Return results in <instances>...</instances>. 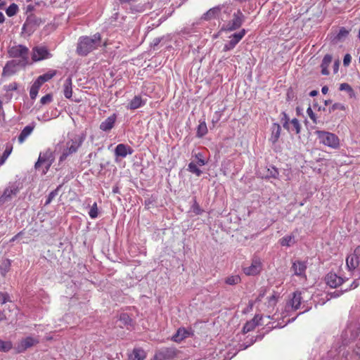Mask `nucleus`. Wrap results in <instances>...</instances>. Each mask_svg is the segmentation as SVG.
Listing matches in <instances>:
<instances>
[{"mask_svg": "<svg viewBox=\"0 0 360 360\" xmlns=\"http://www.w3.org/2000/svg\"><path fill=\"white\" fill-rule=\"evenodd\" d=\"M101 44V35L95 34L92 38L89 37H82L79 38L77 53L78 55L85 56L94 49H96Z\"/></svg>", "mask_w": 360, "mask_h": 360, "instance_id": "1", "label": "nucleus"}, {"mask_svg": "<svg viewBox=\"0 0 360 360\" xmlns=\"http://www.w3.org/2000/svg\"><path fill=\"white\" fill-rule=\"evenodd\" d=\"M55 156L53 152L51 149H47L40 153L38 160L34 165L37 172L41 175L46 174L53 163Z\"/></svg>", "mask_w": 360, "mask_h": 360, "instance_id": "2", "label": "nucleus"}, {"mask_svg": "<svg viewBox=\"0 0 360 360\" xmlns=\"http://www.w3.org/2000/svg\"><path fill=\"white\" fill-rule=\"evenodd\" d=\"M315 134L320 143L333 149H338L340 147V139L336 134L321 130H317Z\"/></svg>", "mask_w": 360, "mask_h": 360, "instance_id": "3", "label": "nucleus"}, {"mask_svg": "<svg viewBox=\"0 0 360 360\" xmlns=\"http://www.w3.org/2000/svg\"><path fill=\"white\" fill-rule=\"evenodd\" d=\"M8 53L11 58H20V63L23 65L28 63L29 49L21 44L10 47Z\"/></svg>", "mask_w": 360, "mask_h": 360, "instance_id": "4", "label": "nucleus"}, {"mask_svg": "<svg viewBox=\"0 0 360 360\" xmlns=\"http://www.w3.org/2000/svg\"><path fill=\"white\" fill-rule=\"evenodd\" d=\"M52 57V54L45 46H37L32 49V59L34 62L40 61Z\"/></svg>", "mask_w": 360, "mask_h": 360, "instance_id": "5", "label": "nucleus"}, {"mask_svg": "<svg viewBox=\"0 0 360 360\" xmlns=\"http://www.w3.org/2000/svg\"><path fill=\"white\" fill-rule=\"evenodd\" d=\"M82 144V141H74V140H71V141H69L67 143V147L65 149H64L62 155H60V160L59 161L60 162H62L65 160H66V158L72 155V153H75L77 151L78 148L80 147Z\"/></svg>", "mask_w": 360, "mask_h": 360, "instance_id": "6", "label": "nucleus"}, {"mask_svg": "<svg viewBox=\"0 0 360 360\" xmlns=\"http://www.w3.org/2000/svg\"><path fill=\"white\" fill-rule=\"evenodd\" d=\"M244 20V15L243 13L238 10L237 12L234 13L233 19L230 20L226 25L227 30H235L239 28Z\"/></svg>", "mask_w": 360, "mask_h": 360, "instance_id": "7", "label": "nucleus"}, {"mask_svg": "<svg viewBox=\"0 0 360 360\" xmlns=\"http://www.w3.org/2000/svg\"><path fill=\"white\" fill-rule=\"evenodd\" d=\"M346 262L349 270L355 269L360 264V245L354 250L353 255L347 257Z\"/></svg>", "mask_w": 360, "mask_h": 360, "instance_id": "8", "label": "nucleus"}, {"mask_svg": "<svg viewBox=\"0 0 360 360\" xmlns=\"http://www.w3.org/2000/svg\"><path fill=\"white\" fill-rule=\"evenodd\" d=\"M262 269V263L258 257L253 258L252 264L248 267L243 268L244 273L248 276H255L258 274Z\"/></svg>", "mask_w": 360, "mask_h": 360, "instance_id": "9", "label": "nucleus"}, {"mask_svg": "<svg viewBox=\"0 0 360 360\" xmlns=\"http://www.w3.org/2000/svg\"><path fill=\"white\" fill-rule=\"evenodd\" d=\"M245 34V30L243 29L238 33H235L230 37V41L228 44H225L223 51H228L233 49L236 45L243 39Z\"/></svg>", "mask_w": 360, "mask_h": 360, "instance_id": "10", "label": "nucleus"}, {"mask_svg": "<svg viewBox=\"0 0 360 360\" xmlns=\"http://www.w3.org/2000/svg\"><path fill=\"white\" fill-rule=\"evenodd\" d=\"M133 152V149L129 146L124 143L118 144L115 148V155L116 158H124L127 155H131Z\"/></svg>", "mask_w": 360, "mask_h": 360, "instance_id": "11", "label": "nucleus"}, {"mask_svg": "<svg viewBox=\"0 0 360 360\" xmlns=\"http://www.w3.org/2000/svg\"><path fill=\"white\" fill-rule=\"evenodd\" d=\"M18 192V188L13 186L6 188L0 197V206L3 205L6 202L10 201L12 199V197L15 195Z\"/></svg>", "mask_w": 360, "mask_h": 360, "instance_id": "12", "label": "nucleus"}, {"mask_svg": "<svg viewBox=\"0 0 360 360\" xmlns=\"http://www.w3.org/2000/svg\"><path fill=\"white\" fill-rule=\"evenodd\" d=\"M326 283L331 288L340 286L344 281L342 277L338 276L334 273H329L325 278Z\"/></svg>", "mask_w": 360, "mask_h": 360, "instance_id": "13", "label": "nucleus"}, {"mask_svg": "<svg viewBox=\"0 0 360 360\" xmlns=\"http://www.w3.org/2000/svg\"><path fill=\"white\" fill-rule=\"evenodd\" d=\"M116 121V115L113 114L108 117L100 124V129L103 131H108L112 129Z\"/></svg>", "mask_w": 360, "mask_h": 360, "instance_id": "14", "label": "nucleus"}, {"mask_svg": "<svg viewBox=\"0 0 360 360\" xmlns=\"http://www.w3.org/2000/svg\"><path fill=\"white\" fill-rule=\"evenodd\" d=\"M271 136L269 137V141H271L273 144L276 143L281 136V127L277 123H274L271 128Z\"/></svg>", "mask_w": 360, "mask_h": 360, "instance_id": "15", "label": "nucleus"}, {"mask_svg": "<svg viewBox=\"0 0 360 360\" xmlns=\"http://www.w3.org/2000/svg\"><path fill=\"white\" fill-rule=\"evenodd\" d=\"M307 269V266L305 264L300 261H295L293 262L292 266V269L294 271V274L297 276H302L306 277L304 272Z\"/></svg>", "mask_w": 360, "mask_h": 360, "instance_id": "16", "label": "nucleus"}, {"mask_svg": "<svg viewBox=\"0 0 360 360\" xmlns=\"http://www.w3.org/2000/svg\"><path fill=\"white\" fill-rule=\"evenodd\" d=\"M146 104L141 96H135L128 103L127 108L130 110H136Z\"/></svg>", "mask_w": 360, "mask_h": 360, "instance_id": "17", "label": "nucleus"}, {"mask_svg": "<svg viewBox=\"0 0 360 360\" xmlns=\"http://www.w3.org/2000/svg\"><path fill=\"white\" fill-rule=\"evenodd\" d=\"M278 176V169L273 166L265 167L262 178L264 179H276Z\"/></svg>", "mask_w": 360, "mask_h": 360, "instance_id": "18", "label": "nucleus"}, {"mask_svg": "<svg viewBox=\"0 0 360 360\" xmlns=\"http://www.w3.org/2000/svg\"><path fill=\"white\" fill-rule=\"evenodd\" d=\"M63 94L66 98H71L72 96V81L69 77L63 84Z\"/></svg>", "mask_w": 360, "mask_h": 360, "instance_id": "19", "label": "nucleus"}, {"mask_svg": "<svg viewBox=\"0 0 360 360\" xmlns=\"http://www.w3.org/2000/svg\"><path fill=\"white\" fill-rule=\"evenodd\" d=\"M331 62H332V56L330 54L325 55V56L323 57V58L322 60V63L321 65L322 75H329V71H328V68L330 64L331 63Z\"/></svg>", "mask_w": 360, "mask_h": 360, "instance_id": "20", "label": "nucleus"}, {"mask_svg": "<svg viewBox=\"0 0 360 360\" xmlns=\"http://www.w3.org/2000/svg\"><path fill=\"white\" fill-rule=\"evenodd\" d=\"M302 302V296L300 292H295L292 294V297L290 300V304L292 307L296 310L299 309Z\"/></svg>", "mask_w": 360, "mask_h": 360, "instance_id": "21", "label": "nucleus"}, {"mask_svg": "<svg viewBox=\"0 0 360 360\" xmlns=\"http://www.w3.org/2000/svg\"><path fill=\"white\" fill-rule=\"evenodd\" d=\"M220 13L219 7H214L207 11L203 15V19L205 20H210L211 19L216 18Z\"/></svg>", "mask_w": 360, "mask_h": 360, "instance_id": "22", "label": "nucleus"}, {"mask_svg": "<svg viewBox=\"0 0 360 360\" xmlns=\"http://www.w3.org/2000/svg\"><path fill=\"white\" fill-rule=\"evenodd\" d=\"M34 129V127L32 126H26L20 132L18 136V142L20 143H22L28 137L32 132Z\"/></svg>", "mask_w": 360, "mask_h": 360, "instance_id": "23", "label": "nucleus"}, {"mask_svg": "<svg viewBox=\"0 0 360 360\" xmlns=\"http://www.w3.org/2000/svg\"><path fill=\"white\" fill-rule=\"evenodd\" d=\"M189 335V331L182 328L177 330L176 333L173 336L172 340L175 342H180Z\"/></svg>", "mask_w": 360, "mask_h": 360, "instance_id": "24", "label": "nucleus"}, {"mask_svg": "<svg viewBox=\"0 0 360 360\" xmlns=\"http://www.w3.org/2000/svg\"><path fill=\"white\" fill-rule=\"evenodd\" d=\"M56 74V70L49 71L42 75H40L37 77L36 81L41 85H42L44 82L49 81Z\"/></svg>", "mask_w": 360, "mask_h": 360, "instance_id": "25", "label": "nucleus"}, {"mask_svg": "<svg viewBox=\"0 0 360 360\" xmlns=\"http://www.w3.org/2000/svg\"><path fill=\"white\" fill-rule=\"evenodd\" d=\"M13 150V146L12 144L8 143L6 145L5 150L0 157V166L4 164L6 160L8 159V156L11 155Z\"/></svg>", "mask_w": 360, "mask_h": 360, "instance_id": "26", "label": "nucleus"}, {"mask_svg": "<svg viewBox=\"0 0 360 360\" xmlns=\"http://www.w3.org/2000/svg\"><path fill=\"white\" fill-rule=\"evenodd\" d=\"M258 325L257 316H255L251 321L247 322L243 326V333L250 332Z\"/></svg>", "mask_w": 360, "mask_h": 360, "instance_id": "27", "label": "nucleus"}, {"mask_svg": "<svg viewBox=\"0 0 360 360\" xmlns=\"http://www.w3.org/2000/svg\"><path fill=\"white\" fill-rule=\"evenodd\" d=\"M146 358V353L142 349L135 348L130 356L131 360H143Z\"/></svg>", "mask_w": 360, "mask_h": 360, "instance_id": "28", "label": "nucleus"}, {"mask_svg": "<svg viewBox=\"0 0 360 360\" xmlns=\"http://www.w3.org/2000/svg\"><path fill=\"white\" fill-rule=\"evenodd\" d=\"M290 130L289 131H293L296 134H299L301 131V124L297 119L294 118L290 122Z\"/></svg>", "mask_w": 360, "mask_h": 360, "instance_id": "29", "label": "nucleus"}, {"mask_svg": "<svg viewBox=\"0 0 360 360\" xmlns=\"http://www.w3.org/2000/svg\"><path fill=\"white\" fill-rule=\"evenodd\" d=\"M38 342H39L37 340H35L31 337H28L22 341L21 347H22L23 350H25L27 348L35 345Z\"/></svg>", "mask_w": 360, "mask_h": 360, "instance_id": "30", "label": "nucleus"}, {"mask_svg": "<svg viewBox=\"0 0 360 360\" xmlns=\"http://www.w3.org/2000/svg\"><path fill=\"white\" fill-rule=\"evenodd\" d=\"M41 86V84H39L36 80L31 86L30 90V96L31 99L34 100L38 94L39 90L40 87Z\"/></svg>", "mask_w": 360, "mask_h": 360, "instance_id": "31", "label": "nucleus"}, {"mask_svg": "<svg viewBox=\"0 0 360 360\" xmlns=\"http://www.w3.org/2000/svg\"><path fill=\"white\" fill-rule=\"evenodd\" d=\"M207 127L205 121L200 122L197 128V136L201 138L207 133Z\"/></svg>", "mask_w": 360, "mask_h": 360, "instance_id": "32", "label": "nucleus"}, {"mask_svg": "<svg viewBox=\"0 0 360 360\" xmlns=\"http://www.w3.org/2000/svg\"><path fill=\"white\" fill-rule=\"evenodd\" d=\"M339 89L340 91H345L348 93L350 98H354L355 96V93L352 88V86L347 83H342L340 85Z\"/></svg>", "mask_w": 360, "mask_h": 360, "instance_id": "33", "label": "nucleus"}, {"mask_svg": "<svg viewBox=\"0 0 360 360\" xmlns=\"http://www.w3.org/2000/svg\"><path fill=\"white\" fill-rule=\"evenodd\" d=\"M241 281L238 275L231 276L225 279V283L228 285H233L239 283Z\"/></svg>", "mask_w": 360, "mask_h": 360, "instance_id": "34", "label": "nucleus"}, {"mask_svg": "<svg viewBox=\"0 0 360 360\" xmlns=\"http://www.w3.org/2000/svg\"><path fill=\"white\" fill-rule=\"evenodd\" d=\"M11 266V262L9 259H5L0 266V272L3 276H5L6 274L8 271Z\"/></svg>", "mask_w": 360, "mask_h": 360, "instance_id": "35", "label": "nucleus"}, {"mask_svg": "<svg viewBox=\"0 0 360 360\" xmlns=\"http://www.w3.org/2000/svg\"><path fill=\"white\" fill-rule=\"evenodd\" d=\"M18 11V7L15 4H11L6 10V13L8 16L12 17L15 15Z\"/></svg>", "mask_w": 360, "mask_h": 360, "instance_id": "36", "label": "nucleus"}, {"mask_svg": "<svg viewBox=\"0 0 360 360\" xmlns=\"http://www.w3.org/2000/svg\"><path fill=\"white\" fill-rule=\"evenodd\" d=\"M12 348V343L10 341H4L0 339V351L8 352Z\"/></svg>", "mask_w": 360, "mask_h": 360, "instance_id": "37", "label": "nucleus"}, {"mask_svg": "<svg viewBox=\"0 0 360 360\" xmlns=\"http://www.w3.org/2000/svg\"><path fill=\"white\" fill-rule=\"evenodd\" d=\"M348 34L349 31L345 27H341L335 39L337 41H341L344 38H346L348 36Z\"/></svg>", "mask_w": 360, "mask_h": 360, "instance_id": "38", "label": "nucleus"}, {"mask_svg": "<svg viewBox=\"0 0 360 360\" xmlns=\"http://www.w3.org/2000/svg\"><path fill=\"white\" fill-rule=\"evenodd\" d=\"M120 321L124 326L131 325V319L127 314H121L120 316Z\"/></svg>", "mask_w": 360, "mask_h": 360, "instance_id": "39", "label": "nucleus"}, {"mask_svg": "<svg viewBox=\"0 0 360 360\" xmlns=\"http://www.w3.org/2000/svg\"><path fill=\"white\" fill-rule=\"evenodd\" d=\"M292 243H294V237L292 236L284 237L281 240V245L283 246H290Z\"/></svg>", "mask_w": 360, "mask_h": 360, "instance_id": "40", "label": "nucleus"}, {"mask_svg": "<svg viewBox=\"0 0 360 360\" xmlns=\"http://www.w3.org/2000/svg\"><path fill=\"white\" fill-rule=\"evenodd\" d=\"M188 170L191 172L195 174L197 176H200V174H201L200 169L198 167V165H196V163H195L193 162H191L189 163Z\"/></svg>", "mask_w": 360, "mask_h": 360, "instance_id": "41", "label": "nucleus"}, {"mask_svg": "<svg viewBox=\"0 0 360 360\" xmlns=\"http://www.w3.org/2000/svg\"><path fill=\"white\" fill-rule=\"evenodd\" d=\"M282 115H283V117L281 118V121L283 122V127L288 131H290V121L289 120V117H288V115L284 112L282 113Z\"/></svg>", "mask_w": 360, "mask_h": 360, "instance_id": "42", "label": "nucleus"}, {"mask_svg": "<svg viewBox=\"0 0 360 360\" xmlns=\"http://www.w3.org/2000/svg\"><path fill=\"white\" fill-rule=\"evenodd\" d=\"M61 186H62V184L60 185L59 186H58L57 188H56L55 190L52 191L49 193V195L48 196V198H47V200L46 201L45 205L49 204L52 201V200L58 195V190L60 189V188Z\"/></svg>", "mask_w": 360, "mask_h": 360, "instance_id": "43", "label": "nucleus"}, {"mask_svg": "<svg viewBox=\"0 0 360 360\" xmlns=\"http://www.w3.org/2000/svg\"><path fill=\"white\" fill-rule=\"evenodd\" d=\"M52 98H53V97H52L51 94H46L41 98L40 103L42 105L48 104L52 101Z\"/></svg>", "mask_w": 360, "mask_h": 360, "instance_id": "44", "label": "nucleus"}, {"mask_svg": "<svg viewBox=\"0 0 360 360\" xmlns=\"http://www.w3.org/2000/svg\"><path fill=\"white\" fill-rule=\"evenodd\" d=\"M89 214L90 217H91L93 219L97 217V216H98V208H97V205H96V202L91 207V208L89 212Z\"/></svg>", "mask_w": 360, "mask_h": 360, "instance_id": "45", "label": "nucleus"}, {"mask_svg": "<svg viewBox=\"0 0 360 360\" xmlns=\"http://www.w3.org/2000/svg\"><path fill=\"white\" fill-rule=\"evenodd\" d=\"M192 210L197 215L202 214L203 212V210L200 209V205L195 200H194V203L192 206Z\"/></svg>", "mask_w": 360, "mask_h": 360, "instance_id": "46", "label": "nucleus"}, {"mask_svg": "<svg viewBox=\"0 0 360 360\" xmlns=\"http://www.w3.org/2000/svg\"><path fill=\"white\" fill-rule=\"evenodd\" d=\"M18 84L16 82H12L8 85L4 86V89L6 91H12L18 89Z\"/></svg>", "mask_w": 360, "mask_h": 360, "instance_id": "47", "label": "nucleus"}, {"mask_svg": "<svg viewBox=\"0 0 360 360\" xmlns=\"http://www.w3.org/2000/svg\"><path fill=\"white\" fill-rule=\"evenodd\" d=\"M307 112L308 116L310 117V119L313 121L314 124L317 123L316 117L315 113L313 112L311 108L309 106V108L307 110Z\"/></svg>", "mask_w": 360, "mask_h": 360, "instance_id": "48", "label": "nucleus"}, {"mask_svg": "<svg viewBox=\"0 0 360 360\" xmlns=\"http://www.w3.org/2000/svg\"><path fill=\"white\" fill-rule=\"evenodd\" d=\"M331 108H332L333 110H346V107L345 106V105H343L342 103H334L332 105Z\"/></svg>", "mask_w": 360, "mask_h": 360, "instance_id": "49", "label": "nucleus"}, {"mask_svg": "<svg viewBox=\"0 0 360 360\" xmlns=\"http://www.w3.org/2000/svg\"><path fill=\"white\" fill-rule=\"evenodd\" d=\"M9 300V296L6 293H0V302L1 304L6 303Z\"/></svg>", "mask_w": 360, "mask_h": 360, "instance_id": "50", "label": "nucleus"}, {"mask_svg": "<svg viewBox=\"0 0 360 360\" xmlns=\"http://www.w3.org/2000/svg\"><path fill=\"white\" fill-rule=\"evenodd\" d=\"M195 158L197 159V165L203 166L205 164V162L204 159L202 158V155L200 154L196 155Z\"/></svg>", "mask_w": 360, "mask_h": 360, "instance_id": "51", "label": "nucleus"}, {"mask_svg": "<svg viewBox=\"0 0 360 360\" xmlns=\"http://www.w3.org/2000/svg\"><path fill=\"white\" fill-rule=\"evenodd\" d=\"M352 57L349 54H346L343 58V64L345 66H348L351 63Z\"/></svg>", "mask_w": 360, "mask_h": 360, "instance_id": "52", "label": "nucleus"}, {"mask_svg": "<svg viewBox=\"0 0 360 360\" xmlns=\"http://www.w3.org/2000/svg\"><path fill=\"white\" fill-rule=\"evenodd\" d=\"M22 234V232L20 231L19 232L18 234H16L15 236H13L11 240H10V242H13L15 241V240H17V238L21 236Z\"/></svg>", "mask_w": 360, "mask_h": 360, "instance_id": "53", "label": "nucleus"}, {"mask_svg": "<svg viewBox=\"0 0 360 360\" xmlns=\"http://www.w3.org/2000/svg\"><path fill=\"white\" fill-rule=\"evenodd\" d=\"M269 302L270 304H275V302H276V297H275L274 295H272L271 297H270Z\"/></svg>", "mask_w": 360, "mask_h": 360, "instance_id": "54", "label": "nucleus"}, {"mask_svg": "<svg viewBox=\"0 0 360 360\" xmlns=\"http://www.w3.org/2000/svg\"><path fill=\"white\" fill-rule=\"evenodd\" d=\"M328 88L326 86L322 87L321 91L323 94H326L328 93Z\"/></svg>", "mask_w": 360, "mask_h": 360, "instance_id": "55", "label": "nucleus"}, {"mask_svg": "<svg viewBox=\"0 0 360 360\" xmlns=\"http://www.w3.org/2000/svg\"><path fill=\"white\" fill-rule=\"evenodd\" d=\"M4 20H5V18H4V14L1 12H0V23L4 22Z\"/></svg>", "mask_w": 360, "mask_h": 360, "instance_id": "56", "label": "nucleus"}, {"mask_svg": "<svg viewBox=\"0 0 360 360\" xmlns=\"http://www.w3.org/2000/svg\"><path fill=\"white\" fill-rule=\"evenodd\" d=\"M6 319L4 314L0 311V321Z\"/></svg>", "mask_w": 360, "mask_h": 360, "instance_id": "57", "label": "nucleus"}, {"mask_svg": "<svg viewBox=\"0 0 360 360\" xmlns=\"http://www.w3.org/2000/svg\"><path fill=\"white\" fill-rule=\"evenodd\" d=\"M8 68V65H6L4 67V70H3V74H4V75H6V74H7Z\"/></svg>", "mask_w": 360, "mask_h": 360, "instance_id": "58", "label": "nucleus"}, {"mask_svg": "<svg viewBox=\"0 0 360 360\" xmlns=\"http://www.w3.org/2000/svg\"><path fill=\"white\" fill-rule=\"evenodd\" d=\"M317 94V91H311L310 93H309V95L311 96H314Z\"/></svg>", "mask_w": 360, "mask_h": 360, "instance_id": "59", "label": "nucleus"}, {"mask_svg": "<svg viewBox=\"0 0 360 360\" xmlns=\"http://www.w3.org/2000/svg\"><path fill=\"white\" fill-rule=\"evenodd\" d=\"M264 292H263V293H260V294L259 295L258 297L257 298V301H261V299H262V297L264 296Z\"/></svg>", "mask_w": 360, "mask_h": 360, "instance_id": "60", "label": "nucleus"}, {"mask_svg": "<svg viewBox=\"0 0 360 360\" xmlns=\"http://www.w3.org/2000/svg\"><path fill=\"white\" fill-rule=\"evenodd\" d=\"M112 191L114 193H118L119 192L118 187L117 186L114 187Z\"/></svg>", "mask_w": 360, "mask_h": 360, "instance_id": "61", "label": "nucleus"}, {"mask_svg": "<svg viewBox=\"0 0 360 360\" xmlns=\"http://www.w3.org/2000/svg\"><path fill=\"white\" fill-rule=\"evenodd\" d=\"M338 62H336L335 64V72L338 70Z\"/></svg>", "mask_w": 360, "mask_h": 360, "instance_id": "62", "label": "nucleus"}, {"mask_svg": "<svg viewBox=\"0 0 360 360\" xmlns=\"http://www.w3.org/2000/svg\"><path fill=\"white\" fill-rule=\"evenodd\" d=\"M3 108V103L2 101L0 100V110H1Z\"/></svg>", "mask_w": 360, "mask_h": 360, "instance_id": "63", "label": "nucleus"}, {"mask_svg": "<svg viewBox=\"0 0 360 360\" xmlns=\"http://www.w3.org/2000/svg\"><path fill=\"white\" fill-rule=\"evenodd\" d=\"M334 294H335V296H339V294L338 293H336L335 292H334Z\"/></svg>", "mask_w": 360, "mask_h": 360, "instance_id": "64", "label": "nucleus"}]
</instances>
